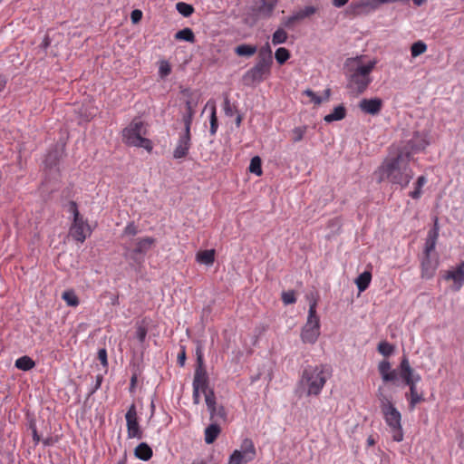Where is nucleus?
<instances>
[{
  "label": "nucleus",
  "mask_w": 464,
  "mask_h": 464,
  "mask_svg": "<svg viewBox=\"0 0 464 464\" xmlns=\"http://www.w3.org/2000/svg\"><path fill=\"white\" fill-rule=\"evenodd\" d=\"M410 161L411 160L405 157V152L397 151L395 155L390 153L374 171L377 181H388L406 188L413 178Z\"/></svg>",
  "instance_id": "1"
},
{
  "label": "nucleus",
  "mask_w": 464,
  "mask_h": 464,
  "mask_svg": "<svg viewBox=\"0 0 464 464\" xmlns=\"http://www.w3.org/2000/svg\"><path fill=\"white\" fill-rule=\"evenodd\" d=\"M331 367L327 364L309 365L304 369L298 386L306 396H319L330 377Z\"/></svg>",
  "instance_id": "2"
},
{
  "label": "nucleus",
  "mask_w": 464,
  "mask_h": 464,
  "mask_svg": "<svg viewBox=\"0 0 464 464\" xmlns=\"http://www.w3.org/2000/svg\"><path fill=\"white\" fill-rule=\"evenodd\" d=\"M376 61L372 60L363 63L361 57H356L350 63V76L348 81V88L357 94H361L366 91L372 82L371 72L376 65Z\"/></svg>",
  "instance_id": "3"
},
{
  "label": "nucleus",
  "mask_w": 464,
  "mask_h": 464,
  "mask_svg": "<svg viewBox=\"0 0 464 464\" xmlns=\"http://www.w3.org/2000/svg\"><path fill=\"white\" fill-rule=\"evenodd\" d=\"M377 397L380 401V408L386 425L390 429L392 440L397 442L403 440V429L401 425V414L396 409L390 398L379 389Z\"/></svg>",
  "instance_id": "4"
},
{
  "label": "nucleus",
  "mask_w": 464,
  "mask_h": 464,
  "mask_svg": "<svg viewBox=\"0 0 464 464\" xmlns=\"http://www.w3.org/2000/svg\"><path fill=\"white\" fill-rule=\"evenodd\" d=\"M398 371L400 377L409 387V392H406L405 397L409 401L410 410L412 411L418 403L424 401L423 394L417 390V383L421 380V377L414 372L407 356L401 358Z\"/></svg>",
  "instance_id": "5"
},
{
  "label": "nucleus",
  "mask_w": 464,
  "mask_h": 464,
  "mask_svg": "<svg viewBox=\"0 0 464 464\" xmlns=\"http://www.w3.org/2000/svg\"><path fill=\"white\" fill-rule=\"evenodd\" d=\"M147 134L144 122L140 120L134 119L122 130V140L128 146L143 148L148 152H151L153 145L150 140L145 138Z\"/></svg>",
  "instance_id": "6"
},
{
  "label": "nucleus",
  "mask_w": 464,
  "mask_h": 464,
  "mask_svg": "<svg viewBox=\"0 0 464 464\" xmlns=\"http://www.w3.org/2000/svg\"><path fill=\"white\" fill-rule=\"evenodd\" d=\"M317 299L312 296L308 316L301 332V339L305 343H314L320 335V318L316 313Z\"/></svg>",
  "instance_id": "7"
},
{
  "label": "nucleus",
  "mask_w": 464,
  "mask_h": 464,
  "mask_svg": "<svg viewBox=\"0 0 464 464\" xmlns=\"http://www.w3.org/2000/svg\"><path fill=\"white\" fill-rule=\"evenodd\" d=\"M156 241L152 237H142L127 242L123 245L124 256L137 260L138 256H144L155 246Z\"/></svg>",
  "instance_id": "8"
},
{
  "label": "nucleus",
  "mask_w": 464,
  "mask_h": 464,
  "mask_svg": "<svg viewBox=\"0 0 464 464\" xmlns=\"http://www.w3.org/2000/svg\"><path fill=\"white\" fill-rule=\"evenodd\" d=\"M256 456L253 440L249 438L243 440L240 450H235L228 459V464H246Z\"/></svg>",
  "instance_id": "9"
},
{
  "label": "nucleus",
  "mask_w": 464,
  "mask_h": 464,
  "mask_svg": "<svg viewBox=\"0 0 464 464\" xmlns=\"http://www.w3.org/2000/svg\"><path fill=\"white\" fill-rule=\"evenodd\" d=\"M272 63L273 60L257 57L256 63L246 72L244 79L251 83L264 81L271 72Z\"/></svg>",
  "instance_id": "10"
},
{
  "label": "nucleus",
  "mask_w": 464,
  "mask_h": 464,
  "mask_svg": "<svg viewBox=\"0 0 464 464\" xmlns=\"http://www.w3.org/2000/svg\"><path fill=\"white\" fill-rule=\"evenodd\" d=\"M429 145L426 135L416 131L407 143L397 150L398 152H405V157L411 160L412 155L422 151Z\"/></svg>",
  "instance_id": "11"
},
{
  "label": "nucleus",
  "mask_w": 464,
  "mask_h": 464,
  "mask_svg": "<svg viewBox=\"0 0 464 464\" xmlns=\"http://www.w3.org/2000/svg\"><path fill=\"white\" fill-rule=\"evenodd\" d=\"M125 420L128 439L141 440L143 438V431L139 423V417L134 403L129 407L125 414Z\"/></svg>",
  "instance_id": "12"
},
{
  "label": "nucleus",
  "mask_w": 464,
  "mask_h": 464,
  "mask_svg": "<svg viewBox=\"0 0 464 464\" xmlns=\"http://www.w3.org/2000/svg\"><path fill=\"white\" fill-rule=\"evenodd\" d=\"M442 278L445 281H452L450 286L452 291H459L464 285V261H461L451 269L444 271Z\"/></svg>",
  "instance_id": "13"
},
{
  "label": "nucleus",
  "mask_w": 464,
  "mask_h": 464,
  "mask_svg": "<svg viewBox=\"0 0 464 464\" xmlns=\"http://www.w3.org/2000/svg\"><path fill=\"white\" fill-rule=\"evenodd\" d=\"M70 234L74 240L83 243L85 239L91 236L92 229L88 221L81 216L73 218L72 224L70 227Z\"/></svg>",
  "instance_id": "14"
},
{
  "label": "nucleus",
  "mask_w": 464,
  "mask_h": 464,
  "mask_svg": "<svg viewBox=\"0 0 464 464\" xmlns=\"http://www.w3.org/2000/svg\"><path fill=\"white\" fill-rule=\"evenodd\" d=\"M191 134L180 132L173 150L172 156L175 160H181L188 156L191 148Z\"/></svg>",
  "instance_id": "15"
},
{
  "label": "nucleus",
  "mask_w": 464,
  "mask_h": 464,
  "mask_svg": "<svg viewBox=\"0 0 464 464\" xmlns=\"http://www.w3.org/2000/svg\"><path fill=\"white\" fill-rule=\"evenodd\" d=\"M439 257L437 255H423L420 263L421 277L425 279H430L434 276L436 270L439 266Z\"/></svg>",
  "instance_id": "16"
},
{
  "label": "nucleus",
  "mask_w": 464,
  "mask_h": 464,
  "mask_svg": "<svg viewBox=\"0 0 464 464\" xmlns=\"http://www.w3.org/2000/svg\"><path fill=\"white\" fill-rule=\"evenodd\" d=\"M382 106L383 102L380 98L362 99L358 104V107L362 112L370 115L379 114Z\"/></svg>",
  "instance_id": "17"
},
{
  "label": "nucleus",
  "mask_w": 464,
  "mask_h": 464,
  "mask_svg": "<svg viewBox=\"0 0 464 464\" xmlns=\"http://www.w3.org/2000/svg\"><path fill=\"white\" fill-rule=\"evenodd\" d=\"M192 386L193 389L197 388L203 394L211 390L208 387V376L204 367L196 369Z\"/></svg>",
  "instance_id": "18"
},
{
  "label": "nucleus",
  "mask_w": 464,
  "mask_h": 464,
  "mask_svg": "<svg viewBox=\"0 0 464 464\" xmlns=\"http://www.w3.org/2000/svg\"><path fill=\"white\" fill-rule=\"evenodd\" d=\"M278 0H257L254 12L261 17L268 18L272 15Z\"/></svg>",
  "instance_id": "19"
},
{
  "label": "nucleus",
  "mask_w": 464,
  "mask_h": 464,
  "mask_svg": "<svg viewBox=\"0 0 464 464\" xmlns=\"http://www.w3.org/2000/svg\"><path fill=\"white\" fill-rule=\"evenodd\" d=\"M378 371L384 382H394L397 380L398 371L392 370V365L387 360L379 362Z\"/></svg>",
  "instance_id": "20"
},
{
  "label": "nucleus",
  "mask_w": 464,
  "mask_h": 464,
  "mask_svg": "<svg viewBox=\"0 0 464 464\" xmlns=\"http://www.w3.org/2000/svg\"><path fill=\"white\" fill-rule=\"evenodd\" d=\"M438 237H439V227H438V223L436 220L435 224H434V227L431 230H430L428 233L425 246H424L423 255H426V256L432 255V253L434 252L435 247H436Z\"/></svg>",
  "instance_id": "21"
},
{
  "label": "nucleus",
  "mask_w": 464,
  "mask_h": 464,
  "mask_svg": "<svg viewBox=\"0 0 464 464\" xmlns=\"http://www.w3.org/2000/svg\"><path fill=\"white\" fill-rule=\"evenodd\" d=\"M220 432H221L220 426L217 422L213 421V423L209 424L205 429V432H204L205 442L207 444H212L218 439V437L219 436Z\"/></svg>",
  "instance_id": "22"
},
{
  "label": "nucleus",
  "mask_w": 464,
  "mask_h": 464,
  "mask_svg": "<svg viewBox=\"0 0 464 464\" xmlns=\"http://www.w3.org/2000/svg\"><path fill=\"white\" fill-rule=\"evenodd\" d=\"M134 455L137 459L148 461L153 455L152 449L145 442L140 443L134 450Z\"/></svg>",
  "instance_id": "23"
},
{
  "label": "nucleus",
  "mask_w": 464,
  "mask_h": 464,
  "mask_svg": "<svg viewBox=\"0 0 464 464\" xmlns=\"http://www.w3.org/2000/svg\"><path fill=\"white\" fill-rule=\"evenodd\" d=\"M215 255L214 249L200 250L196 255V260L199 264L212 266L215 261Z\"/></svg>",
  "instance_id": "24"
},
{
  "label": "nucleus",
  "mask_w": 464,
  "mask_h": 464,
  "mask_svg": "<svg viewBox=\"0 0 464 464\" xmlns=\"http://www.w3.org/2000/svg\"><path fill=\"white\" fill-rule=\"evenodd\" d=\"M346 116V109L343 105H338L336 106L333 112L327 114L324 116V120L325 122H333L336 121H341L344 119Z\"/></svg>",
  "instance_id": "25"
},
{
  "label": "nucleus",
  "mask_w": 464,
  "mask_h": 464,
  "mask_svg": "<svg viewBox=\"0 0 464 464\" xmlns=\"http://www.w3.org/2000/svg\"><path fill=\"white\" fill-rule=\"evenodd\" d=\"M210 414V420L217 422V420H227V411L223 405L214 406L213 408L208 409Z\"/></svg>",
  "instance_id": "26"
},
{
  "label": "nucleus",
  "mask_w": 464,
  "mask_h": 464,
  "mask_svg": "<svg viewBox=\"0 0 464 464\" xmlns=\"http://www.w3.org/2000/svg\"><path fill=\"white\" fill-rule=\"evenodd\" d=\"M372 281V273L370 271H364L355 280V284L359 292L365 291Z\"/></svg>",
  "instance_id": "27"
},
{
  "label": "nucleus",
  "mask_w": 464,
  "mask_h": 464,
  "mask_svg": "<svg viewBox=\"0 0 464 464\" xmlns=\"http://www.w3.org/2000/svg\"><path fill=\"white\" fill-rule=\"evenodd\" d=\"M14 365L19 370L29 371L35 366V362L29 356L24 355V356L18 358L15 361Z\"/></svg>",
  "instance_id": "28"
},
{
  "label": "nucleus",
  "mask_w": 464,
  "mask_h": 464,
  "mask_svg": "<svg viewBox=\"0 0 464 464\" xmlns=\"http://www.w3.org/2000/svg\"><path fill=\"white\" fill-rule=\"evenodd\" d=\"M304 94L308 96L309 98H311V101L314 104L319 105L324 101H328L329 100L330 95H331V90L329 88L324 90V97H321V96L316 95L312 90H305L304 92Z\"/></svg>",
  "instance_id": "29"
},
{
  "label": "nucleus",
  "mask_w": 464,
  "mask_h": 464,
  "mask_svg": "<svg viewBox=\"0 0 464 464\" xmlns=\"http://www.w3.org/2000/svg\"><path fill=\"white\" fill-rule=\"evenodd\" d=\"M235 53L238 56H252L256 53V47L250 44H240L236 47Z\"/></svg>",
  "instance_id": "30"
},
{
  "label": "nucleus",
  "mask_w": 464,
  "mask_h": 464,
  "mask_svg": "<svg viewBox=\"0 0 464 464\" xmlns=\"http://www.w3.org/2000/svg\"><path fill=\"white\" fill-rule=\"evenodd\" d=\"M175 39L180 40V41H186V42H189V43H194L195 35H194L193 31L190 28H184L176 33Z\"/></svg>",
  "instance_id": "31"
},
{
  "label": "nucleus",
  "mask_w": 464,
  "mask_h": 464,
  "mask_svg": "<svg viewBox=\"0 0 464 464\" xmlns=\"http://www.w3.org/2000/svg\"><path fill=\"white\" fill-rule=\"evenodd\" d=\"M62 298L69 306L75 307L79 304V298L73 290L64 291L62 295Z\"/></svg>",
  "instance_id": "32"
},
{
  "label": "nucleus",
  "mask_w": 464,
  "mask_h": 464,
  "mask_svg": "<svg viewBox=\"0 0 464 464\" xmlns=\"http://www.w3.org/2000/svg\"><path fill=\"white\" fill-rule=\"evenodd\" d=\"M249 171L256 176H261L262 171V160L260 157L255 156L250 160Z\"/></svg>",
  "instance_id": "33"
},
{
  "label": "nucleus",
  "mask_w": 464,
  "mask_h": 464,
  "mask_svg": "<svg viewBox=\"0 0 464 464\" xmlns=\"http://www.w3.org/2000/svg\"><path fill=\"white\" fill-rule=\"evenodd\" d=\"M427 51V44L422 41H417L411 47V53L413 58L424 53Z\"/></svg>",
  "instance_id": "34"
},
{
  "label": "nucleus",
  "mask_w": 464,
  "mask_h": 464,
  "mask_svg": "<svg viewBox=\"0 0 464 464\" xmlns=\"http://www.w3.org/2000/svg\"><path fill=\"white\" fill-rule=\"evenodd\" d=\"M427 179L424 176H420L415 183L414 190L410 193V196L418 199L421 196V188L426 184Z\"/></svg>",
  "instance_id": "35"
},
{
  "label": "nucleus",
  "mask_w": 464,
  "mask_h": 464,
  "mask_svg": "<svg viewBox=\"0 0 464 464\" xmlns=\"http://www.w3.org/2000/svg\"><path fill=\"white\" fill-rule=\"evenodd\" d=\"M377 351L383 356L388 357L394 352V346L386 341L379 343Z\"/></svg>",
  "instance_id": "36"
},
{
  "label": "nucleus",
  "mask_w": 464,
  "mask_h": 464,
  "mask_svg": "<svg viewBox=\"0 0 464 464\" xmlns=\"http://www.w3.org/2000/svg\"><path fill=\"white\" fill-rule=\"evenodd\" d=\"M287 40V33L282 29L278 28L272 36V43L274 45L281 44L285 43Z\"/></svg>",
  "instance_id": "37"
},
{
  "label": "nucleus",
  "mask_w": 464,
  "mask_h": 464,
  "mask_svg": "<svg viewBox=\"0 0 464 464\" xmlns=\"http://www.w3.org/2000/svg\"><path fill=\"white\" fill-rule=\"evenodd\" d=\"M316 12H317L316 7L309 5V6H305L303 9H300L299 11L295 12V14L297 19L301 21L307 17L312 16Z\"/></svg>",
  "instance_id": "38"
},
{
  "label": "nucleus",
  "mask_w": 464,
  "mask_h": 464,
  "mask_svg": "<svg viewBox=\"0 0 464 464\" xmlns=\"http://www.w3.org/2000/svg\"><path fill=\"white\" fill-rule=\"evenodd\" d=\"M195 113V111H186V112L184 113L182 117V121L184 123V130L182 131L183 133L191 134L190 129Z\"/></svg>",
  "instance_id": "39"
},
{
  "label": "nucleus",
  "mask_w": 464,
  "mask_h": 464,
  "mask_svg": "<svg viewBox=\"0 0 464 464\" xmlns=\"http://www.w3.org/2000/svg\"><path fill=\"white\" fill-rule=\"evenodd\" d=\"M276 62L284 64L290 58V52L285 47H279L275 53Z\"/></svg>",
  "instance_id": "40"
},
{
  "label": "nucleus",
  "mask_w": 464,
  "mask_h": 464,
  "mask_svg": "<svg viewBox=\"0 0 464 464\" xmlns=\"http://www.w3.org/2000/svg\"><path fill=\"white\" fill-rule=\"evenodd\" d=\"M139 233L138 226L133 222H129L123 228L121 237H135Z\"/></svg>",
  "instance_id": "41"
},
{
  "label": "nucleus",
  "mask_w": 464,
  "mask_h": 464,
  "mask_svg": "<svg viewBox=\"0 0 464 464\" xmlns=\"http://www.w3.org/2000/svg\"><path fill=\"white\" fill-rule=\"evenodd\" d=\"M176 8L179 11V13L185 17L190 16L194 12V8L191 5L183 2L178 3Z\"/></svg>",
  "instance_id": "42"
},
{
  "label": "nucleus",
  "mask_w": 464,
  "mask_h": 464,
  "mask_svg": "<svg viewBox=\"0 0 464 464\" xmlns=\"http://www.w3.org/2000/svg\"><path fill=\"white\" fill-rule=\"evenodd\" d=\"M257 57L261 59L264 58L266 60H273L272 50L268 43L259 49Z\"/></svg>",
  "instance_id": "43"
},
{
  "label": "nucleus",
  "mask_w": 464,
  "mask_h": 464,
  "mask_svg": "<svg viewBox=\"0 0 464 464\" xmlns=\"http://www.w3.org/2000/svg\"><path fill=\"white\" fill-rule=\"evenodd\" d=\"M306 132V127H296L292 130V140L298 142L303 140Z\"/></svg>",
  "instance_id": "44"
},
{
  "label": "nucleus",
  "mask_w": 464,
  "mask_h": 464,
  "mask_svg": "<svg viewBox=\"0 0 464 464\" xmlns=\"http://www.w3.org/2000/svg\"><path fill=\"white\" fill-rule=\"evenodd\" d=\"M282 301L285 304H292L296 302L295 291H286L282 293Z\"/></svg>",
  "instance_id": "45"
},
{
  "label": "nucleus",
  "mask_w": 464,
  "mask_h": 464,
  "mask_svg": "<svg viewBox=\"0 0 464 464\" xmlns=\"http://www.w3.org/2000/svg\"><path fill=\"white\" fill-rule=\"evenodd\" d=\"M205 395V401L208 407V410L210 408H213L217 404L215 392L213 390H210L207 392V393H204Z\"/></svg>",
  "instance_id": "46"
},
{
  "label": "nucleus",
  "mask_w": 464,
  "mask_h": 464,
  "mask_svg": "<svg viewBox=\"0 0 464 464\" xmlns=\"http://www.w3.org/2000/svg\"><path fill=\"white\" fill-rule=\"evenodd\" d=\"M218 117L216 112V108H212L211 115H210V133L214 135L218 130Z\"/></svg>",
  "instance_id": "47"
},
{
  "label": "nucleus",
  "mask_w": 464,
  "mask_h": 464,
  "mask_svg": "<svg viewBox=\"0 0 464 464\" xmlns=\"http://www.w3.org/2000/svg\"><path fill=\"white\" fill-rule=\"evenodd\" d=\"M171 72L169 63L167 61H162L160 64L159 72L161 77L168 76Z\"/></svg>",
  "instance_id": "48"
},
{
  "label": "nucleus",
  "mask_w": 464,
  "mask_h": 464,
  "mask_svg": "<svg viewBox=\"0 0 464 464\" xmlns=\"http://www.w3.org/2000/svg\"><path fill=\"white\" fill-rule=\"evenodd\" d=\"M147 328L144 325L140 324L137 326L136 337L140 341V343H144L147 336Z\"/></svg>",
  "instance_id": "49"
},
{
  "label": "nucleus",
  "mask_w": 464,
  "mask_h": 464,
  "mask_svg": "<svg viewBox=\"0 0 464 464\" xmlns=\"http://www.w3.org/2000/svg\"><path fill=\"white\" fill-rule=\"evenodd\" d=\"M198 98L193 97V95H191L190 98L186 101V111L196 112V107L198 105Z\"/></svg>",
  "instance_id": "50"
},
{
  "label": "nucleus",
  "mask_w": 464,
  "mask_h": 464,
  "mask_svg": "<svg viewBox=\"0 0 464 464\" xmlns=\"http://www.w3.org/2000/svg\"><path fill=\"white\" fill-rule=\"evenodd\" d=\"M196 355H197V368L204 367V360H203V353H202V347L198 345L196 350Z\"/></svg>",
  "instance_id": "51"
},
{
  "label": "nucleus",
  "mask_w": 464,
  "mask_h": 464,
  "mask_svg": "<svg viewBox=\"0 0 464 464\" xmlns=\"http://www.w3.org/2000/svg\"><path fill=\"white\" fill-rule=\"evenodd\" d=\"M98 360L101 362V363L103 366H107L108 360H107V351L106 349H100L98 352Z\"/></svg>",
  "instance_id": "52"
},
{
  "label": "nucleus",
  "mask_w": 464,
  "mask_h": 464,
  "mask_svg": "<svg viewBox=\"0 0 464 464\" xmlns=\"http://www.w3.org/2000/svg\"><path fill=\"white\" fill-rule=\"evenodd\" d=\"M73 216V218L81 217L80 212L78 210V206L75 201H70L69 202V209H68Z\"/></svg>",
  "instance_id": "53"
},
{
  "label": "nucleus",
  "mask_w": 464,
  "mask_h": 464,
  "mask_svg": "<svg viewBox=\"0 0 464 464\" xmlns=\"http://www.w3.org/2000/svg\"><path fill=\"white\" fill-rule=\"evenodd\" d=\"M299 20L297 19L295 14L294 13L291 16L287 17L285 21H284V25L285 27H292L296 22H298Z\"/></svg>",
  "instance_id": "54"
},
{
  "label": "nucleus",
  "mask_w": 464,
  "mask_h": 464,
  "mask_svg": "<svg viewBox=\"0 0 464 464\" xmlns=\"http://www.w3.org/2000/svg\"><path fill=\"white\" fill-rule=\"evenodd\" d=\"M142 17V12L140 10H133L130 14V18L133 23H138Z\"/></svg>",
  "instance_id": "55"
},
{
  "label": "nucleus",
  "mask_w": 464,
  "mask_h": 464,
  "mask_svg": "<svg viewBox=\"0 0 464 464\" xmlns=\"http://www.w3.org/2000/svg\"><path fill=\"white\" fill-rule=\"evenodd\" d=\"M200 393H202V392H199L198 390H197V388L193 389L192 399H193V403L196 405L199 404V402H200Z\"/></svg>",
  "instance_id": "56"
},
{
  "label": "nucleus",
  "mask_w": 464,
  "mask_h": 464,
  "mask_svg": "<svg viewBox=\"0 0 464 464\" xmlns=\"http://www.w3.org/2000/svg\"><path fill=\"white\" fill-rule=\"evenodd\" d=\"M33 440L35 444H38L41 440L40 436L37 433V430H36L35 426L33 427Z\"/></svg>",
  "instance_id": "57"
},
{
  "label": "nucleus",
  "mask_w": 464,
  "mask_h": 464,
  "mask_svg": "<svg viewBox=\"0 0 464 464\" xmlns=\"http://www.w3.org/2000/svg\"><path fill=\"white\" fill-rule=\"evenodd\" d=\"M349 0H333V5L335 7H342L348 3Z\"/></svg>",
  "instance_id": "58"
},
{
  "label": "nucleus",
  "mask_w": 464,
  "mask_h": 464,
  "mask_svg": "<svg viewBox=\"0 0 464 464\" xmlns=\"http://www.w3.org/2000/svg\"><path fill=\"white\" fill-rule=\"evenodd\" d=\"M225 112L227 115H232V110L230 108V102L227 99L225 100V107H224Z\"/></svg>",
  "instance_id": "59"
},
{
  "label": "nucleus",
  "mask_w": 464,
  "mask_h": 464,
  "mask_svg": "<svg viewBox=\"0 0 464 464\" xmlns=\"http://www.w3.org/2000/svg\"><path fill=\"white\" fill-rule=\"evenodd\" d=\"M6 85V78L0 74V92H2Z\"/></svg>",
  "instance_id": "60"
},
{
  "label": "nucleus",
  "mask_w": 464,
  "mask_h": 464,
  "mask_svg": "<svg viewBox=\"0 0 464 464\" xmlns=\"http://www.w3.org/2000/svg\"><path fill=\"white\" fill-rule=\"evenodd\" d=\"M185 359H186L185 352H182L180 354H179L178 360H179V362L180 363V365L184 364Z\"/></svg>",
  "instance_id": "61"
},
{
  "label": "nucleus",
  "mask_w": 464,
  "mask_h": 464,
  "mask_svg": "<svg viewBox=\"0 0 464 464\" xmlns=\"http://www.w3.org/2000/svg\"><path fill=\"white\" fill-rule=\"evenodd\" d=\"M136 382H137V376H136V374H134L130 378V389L135 387Z\"/></svg>",
  "instance_id": "62"
},
{
  "label": "nucleus",
  "mask_w": 464,
  "mask_h": 464,
  "mask_svg": "<svg viewBox=\"0 0 464 464\" xmlns=\"http://www.w3.org/2000/svg\"><path fill=\"white\" fill-rule=\"evenodd\" d=\"M43 443L45 446H50V445H53V438H47V439L43 440Z\"/></svg>",
  "instance_id": "63"
},
{
  "label": "nucleus",
  "mask_w": 464,
  "mask_h": 464,
  "mask_svg": "<svg viewBox=\"0 0 464 464\" xmlns=\"http://www.w3.org/2000/svg\"><path fill=\"white\" fill-rule=\"evenodd\" d=\"M367 444L368 446L372 447L375 444V440L373 439L372 436H369L368 439H367Z\"/></svg>",
  "instance_id": "64"
}]
</instances>
